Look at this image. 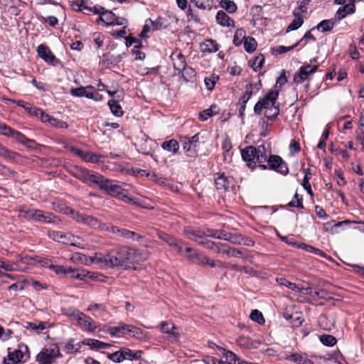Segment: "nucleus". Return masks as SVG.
<instances>
[{"instance_id":"nucleus-2","label":"nucleus","mask_w":364,"mask_h":364,"mask_svg":"<svg viewBox=\"0 0 364 364\" xmlns=\"http://www.w3.org/2000/svg\"><path fill=\"white\" fill-rule=\"evenodd\" d=\"M135 252L127 246H119L106 254L95 253L92 262L102 268L124 267L127 269L134 258Z\"/></svg>"},{"instance_id":"nucleus-44","label":"nucleus","mask_w":364,"mask_h":364,"mask_svg":"<svg viewBox=\"0 0 364 364\" xmlns=\"http://www.w3.org/2000/svg\"><path fill=\"white\" fill-rule=\"evenodd\" d=\"M246 38V31L243 28H237L233 37V44L235 46H240L242 45L243 40Z\"/></svg>"},{"instance_id":"nucleus-17","label":"nucleus","mask_w":364,"mask_h":364,"mask_svg":"<svg viewBox=\"0 0 364 364\" xmlns=\"http://www.w3.org/2000/svg\"><path fill=\"white\" fill-rule=\"evenodd\" d=\"M87 311L92 312V315L102 321H107L110 318L111 314L104 304L91 303L87 309Z\"/></svg>"},{"instance_id":"nucleus-62","label":"nucleus","mask_w":364,"mask_h":364,"mask_svg":"<svg viewBox=\"0 0 364 364\" xmlns=\"http://www.w3.org/2000/svg\"><path fill=\"white\" fill-rule=\"evenodd\" d=\"M237 343L239 346L250 348L252 345V341L245 336H241L237 339Z\"/></svg>"},{"instance_id":"nucleus-52","label":"nucleus","mask_w":364,"mask_h":364,"mask_svg":"<svg viewBox=\"0 0 364 364\" xmlns=\"http://www.w3.org/2000/svg\"><path fill=\"white\" fill-rule=\"evenodd\" d=\"M18 156V154L12 151H10L6 147L0 144V156L6 159H15Z\"/></svg>"},{"instance_id":"nucleus-21","label":"nucleus","mask_w":364,"mask_h":364,"mask_svg":"<svg viewBox=\"0 0 364 364\" xmlns=\"http://www.w3.org/2000/svg\"><path fill=\"white\" fill-rule=\"evenodd\" d=\"M36 51L38 55L48 63H53L55 60V56L52 53L50 48L44 44L39 45Z\"/></svg>"},{"instance_id":"nucleus-13","label":"nucleus","mask_w":364,"mask_h":364,"mask_svg":"<svg viewBox=\"0 0 364 364\" xmlns=\"http://www.w3.org/2000/svg\"><path fill=\"white\" fill-rule=\"evenodd\" d=\"M161 333L166 334V338L171 343L179 341L180 333L178 327L171 321H164L159 324Z\"/></svg>"},{"instance_id":"nucleus-11","label":"nucleus","mask_w":364,"mask_h":364,"mask_svg":"<svg viewBox=\"0 0 364 364\" xmlns=\"http://www.w3.org/2000/svg\"><path fill=\"white\" fill-rule=\"evenodd\" d=\"M70 317L77 321V325L83 330L88 332H95L97 328V325L92 318L81 312H73L70 314Z\"/></svg>"},{"instance_id":"nucleus-34","label":"nucleus","mask_w":364,"mask_h":364,"mask_svg":"<svg viewBox=\"0 0 364 364\" xmlns=\"http://www.w3.org/2000/svg\"><path fill=\"white\" fill-rule=\"evenodd\" d=\"M304 290L305 291L304 294L313 296H317L322 299H328L331 298L329 296L328 292L324 289L315 290L312 287H307L304 288Z\"/></svg>"},{"instance_id":"nucleus-37","label":"nucleus","mask_w":364,"mask_h":364,"mask_svg":"<svg viewBox=\"0 0 364 364\" xmlns=\"http://www.w3.org/2000/svg\"><path fill=\"white\" fill-rule=\"evenodd\" d=\"M186 257L193 263L198 265L205 266V262H207V257L196 252H194L193 254L187 255Z\"/></svg>"},{"instance_id":"nucleus-56","label":"nucleus","mask_w":364,"mask_h":364,"mask_svg":"<svg viewBox=\"0 0 364 364\" xmlns=\"http://www.w3.org/2000/svg\"><path fill=\"white\" fill-rule=\"evenodd\" d=\"M299 45V43H296L291 46H279L273 48V53L282 54L288 51L292 50Z\"/></svg>"},{"instance_id":"nucleus-53","label":"nucleus","mask_w":364,"mask_h":364,"mask_svg":"<svg viewBox=\"0 0 364 364\" xmlns=\"http://www.w3.org/2000/svg\"><path fill=\"white\" fill-rule=\"evenodd\" d=\"M264 114L269 120L274 122L279 114V107L267 109Z\"/></svg>"},{"instance_id":"nucleus-50","label":"nucleus","mask_w":364,"mask_h":364,"mask_svg":"<svg viewBox=\"0 0 364 364\" xmlns=\"http://www.w3.org/2000/svg\"><path fill=\"white\" fill-rule=\"evenodd\" d=\"M319 340L323 345L329 347L335 346L337 343V339L333 336L329 334L320 336Z\"/></svg>"},{"instance_id":"nucleus-22","label":"nucleus","mask_w":364,"mask_h":364,"mask_svg":"<svg viewBox=\"0 0 364 364\" xmlns=\"http://www.w3.org/2000/svg\"><path fill=\"white\" fill-rule=\"evenodd\" d=\"M171 58L173 68L175 70L178 71V73H181V70L184 69L187 66L186 57L181 53V52H175L172 53Z\"/></svg>"},{"instance_id":"nucleus-19","label":"nucleus","mask_w":364,"mask_h":364,"mask_svg":"<svg viewBox=\"0 0 364 364\" xmlns=\"http://www.w3.org/2000/svg\"><path fill=\"white\" fill-rule=\"evenodd\" d=\"M355 1H349V3L340 6L336 11L334 18L336 22H338L346 18L348 15L352 14L355 11Z\"/></svg>"},{"instance_id":"nucleus-43","label":"nucleus","mask_w":364,"mask_h":364,"mask_svg":"<svg viewBox=\"0 0 364 364\" xmlns=\"http://www.w3.org/2000/svg\"><path fill=\"white\" fill-rule=\"evenodd\" d=\"M157 236L159 239L165 242L170 247L177 239L175 236L170 235L163 230H158Z\"/></svg>"},{"instance_id":"nucleus-60","label":"nucleus","mask_w":364,"mask_h":364,"mask_svg":"<svg viewBox=\"0 0 364 364\" xmlns=\"http://www.w3.org/2000/svg\"><path fill=\"white\" fill-rule=\"evenodd\" d=\"M0 269H2L6 272H13L18 270V266L15 262H5L0 260Z\"/></svg>"},{"instance_id":"nucleus-26","label":"nucleus","mask_w":364,"mask_h":364,"mask_svg":"<svg viewBox=\"0 0 364 364\" xmlns=\"http://www.w3.org/2000/svg\"><path fill=\"white\" fill-rule=\"evenodd\" d=\"M216 21L218 24L222 26L235 27V21L223 10L218 11L216 15Z\"/></svg>"},{"instance_id":"nucleus-42","label":"nucleus","mask_w":364,"mask_h":364,"mask_svg":"<svg viewBox=\"0 0 364 364\" xmlns=\"http://www.w3.org/2000/svg\"><path fill=\"white\" fill-rule=\"evenodd\" d=\"M92 275L90 272L85 270L73 269L70 267V278L84 279L85 277L90 278Z\"/></svg>"},{"instance_id":"nucleus-9","label":"nucleus","mask_w":364,"mask_h":364,"mask_svg":"<svg viewBox=\"0 0 364 364\" xmlns=\"http://www.w3.org/2000/svg\"><path fill=\"white\" fill-rule=\"evenodd\" d=\"M214 185L218 191L228 192L235 187V179L224 172H218L213 174Z\"/></svg>"},{"instance_id":"nucleus-15","label":"nucleus","mask_w":364,"mask_h":364,"mask_svg":"<svg viewBox=\"0 0 364 364\" xmlns=\"http://www.w3.org/2000/svg\"><path fill=\"white\" fill-rule=\"evenodd\" d=\"M70 152L79 157L85 162L97 164L104 158L102 154L81 150L75 146H70Z\"/></svg>"},{"instance_id":"nucleus-41","label":"nucleus","mask_w":364,"mask_h":364,"mask_svg":"<svg viewBox=\"0 0 364 364\" xmlns=\"http://www.w3.org/2000/svg\"><path fill=\"white\" fill-rule=\"evenodd\" d=\"M125 359H128L130 360H139L141 357V355L143 354L142 350H136L134 352L129 348L124 347L123 350Z\"/></svg>"},{"instance_id":"nucleus-6","label":"nucleus","mask_w":364,"mask_h":364,"mask_svg":"<svg viewBox=\"0 0 364 364\" xmlns=\"http://www.w3.org/2000/svg\"><path fill=\"white\" fill-rule=\"evenodd\" d=\"M278 90H272L269 91L263 97L260 98L254 107V112L259 115L262 109H267L273 107H279L277 103L279 96Z\"/></svg>"},{"instance_id":"nucleus-49","label":"nucleus","mask_w":364,"mask_h":364,"mask_svg":"<svg viewBox=\"0 0 364 364\" xmlns=\"http://www.w3.org/2000/svg\"><path fill=\"white\" fill-rule=\"evenodd\" d=\"M124 348H120L119 350L115 351L113 353H105L107 358L114 363H121L125 360V356L123 352Z\"/></svg>"},{"instance_id":"nucleus-64","label":"nucleus","mask_w":364,"mask_h":364,"mask_svg":"<svg viewBox=\"0 0 364 364\" xmlns=\"http://www.w3.org/2000/svg\"><path fill=\"white\" fill-rule=\"evenodd\" d=\"M183 246L184 242L177 238L171 245V248L176 252V253L181 255L183 252Z\"/></svg>"},{"instance_id":"nucleus-57","label":"nucleus","mask_w":364,"mask_h":364,"mask_svg":"<svg viewBox=\"0 0 364 364\" xmlns=\"http://www.w3.org/2000/svg\"><path fill=\"white\" fill-rule=\"evenodd\" d=\"M232 145L231 142L230 138L226 135L223 144H222V149L223 150V156L225 159L227 155L229 154L230 151L232 149Z\"/></svg>"},{"instance_id":"nucleus-14","label":"nucleus","mask_w":364,"mask_h":364,"mask_svg":"<svg viewBox=\"0 0 364 364\" xmlns=\"http://www.w3.org/2000/svg\"><path fill=\"white\" fill-rule=\"evenodd\" d=\"M183 235L188 239L199 244V242H201L205 236H209V228L186 226L183 229Z\"/></svg>"},{"instance_id":"nucleus-12","label":"nucleus","mask_w":364,"mask_h":364,"mask_svg":"<svg viewBox=\"0 0 364 364\" xmlns=\"http://www.w3.org/2000/svg\"><path fill=\"white\" fill-rule=\"evenodd\" d=\"M209 236L214 238L226 240L233 244L239 243L241 238L239 235V233L235 232H230L226 228H222L220 230L209 228Z\"/></svg>"},{"instance_id":"nucleus-31","label":"nucleus","mask_w":364,"mask_h":364,"mask_svg":"<svg viewBox=\"0 0 364 364\" xmlns=\"http://www.w3.org/2000/svg\"><path fill=\"white\" fill-rule=\"evenodd\" d=\"M116 20V15L109 10H102V12L100 15L97 22L99 21H102L106 25H113L114 21Z\"/></svg>"},{"instance_id":"nucleus-3","label":"nucleus","mask_w":364,"mask_h":364,"mask_svg":"<svg viewBox=\"0 0 364 364\" xmlns=\"http://www.w3.org/2000/svg\"><path fill=\"white\" fill-rule=\"evenodd\" d=\"M70 218H72L77 223L86 224L96 229H105L109 232L116 234L124 238L134 240L135 237H137V240H139L140 237L135 232L124 228H120L117 226H107L105 228V225L101 223L96 218L85 215L83 213L76 211L73 209H70Z\"/></svg>"},{"instance_id":"nucleus-36","label":"nucleus","mask_w":364,"mask_h":364,"mask_svg":"<svg viewBox=\"0 0 364 364\" xmlns=\"http://www.w3.org/2000/svg\"><path fill=\"white\" fill-rule=\"evenodd\" d=\"M276 281L279 285L287 287L289 289L294 291L301 292L303 291V289H304V287H301L296 284L295 283L289 282L284 277H277L276 279Z\"/></svg>"},{"instance_id":"nucleus-10","label":"nucleus","mask_w":364,"mask_h":364,"mask_svg":"<svg viewBox=\"0 0 364 364\" xmlns=\"http://www.w3.org/2000/svg\"><path fill=\"white\" fill-rule=\"evenodd\" d=\"M267 168L273 170L283 176H286L289 173V167L286 161L283 159L276 154H271L268 158L266 157Z\"/></svg>"},{"instance_id":"nucleus-30","label":"nucleus","mask_w":364,"mask_h":364,"mask_svg":"<svg viewBox=\"0 0 364 364\" xmlns=\"http://www.w3.org/2000/svg\"><path fill=\"white\" fill-rule=\"evenodd\" d=\"M107 105L113 115L117 117L123 116L124 111L118 100L111 99L108 101Z\"/></svg>"},{"instance_id":"nucleus-1","label":"nucleus","mask_w":364,"mask_h":364,"mask_svg":"<svg viewBox=\"0 0 364 364\" xmlns=\"http://www.w3.org/2000/svg\"><path fill=\"white\" fill-rule=\"evenodd\" d=\"M70 174L90 186H97L101 191L112 197L120 198L124 202L135 203L134 198L127 195V191L122 186L97 172L75 166L70 169Z\"/></svg>"},{"instance_id":"nucleus-61","label":"nucleus","mask_w":364,"mask_h":364,"mask_svg":"<svg viewBox=\"0 0 364 364\" xmlns=\"http://www.w3.org/2000/svg\"><path fill=\"white\" fill-rule=\"evenodd\" d=\"M250 318L252 321H254L259 324L263 323L264 322V318L263 317L262 312L257 309H255V310L252 311Z\"/></svg>"},{"instance_id":"nucleus-51","label":"nucleus","mask_w":364,"mask_h":364,"mask_svg":"<svg viewBox=\"0 0 364 364\" xmlns=\"http://www.w3.org/2000/svg\"><path fill=\"white\" fill-rule=\"evenodd\" d=\"M94 87L92 85H87V87H82L80 86L79 87L76 88H72L70 91V94L73 96L82 97H85V95H87V89H93Z\"/></svg>"},{"instance_id":"nucleus-20","label":"nucleus","mask_w":364,"mask_h":364,"mask_svg":"<svg viewBox=\"0 0 364 364\" xmlns=\"http://www.w3.org/2000/svg\"><path fill=\"white\" fill-rule=\"evenodd\" d=\"M175 18L170 16H159L155 20L151 18L152 31H159L168 28L173 21Z\"/></svg>"},{"instance_id":"nucleus-40","label":"nucleus","mask_w":364,"mask_h":364,"mask_svg":"<svg viewBox=\"0 0 364 364\" xmlns=\"http://www.w3.org/2000/svg\"><path fill=\"white\" fill-rule=\"evenodd\" d=\"M309 1H301V4L293 11L294 17H301L304 19L307 15V5Z\"/></svg>"},{"instance_id":"nucleus-32","label":"nucleus","mask_w":364,"mask_h":364,"mask_svg":"<svg viewBox=\"0 0 364 364\" xmlns=\"http://www.w3.org/2000/svg\"><path fill=\"white\" fill-rule=\"evenodd\" d=\"M338 22H336L335 18L333 17L331 19L323 20L321 21L316 27L318 31L325 33L328 31H331L334 26L337 24Z\"/></svg>"},{"instance_id":"nucleus-47","label":"nucleus","mask_w":364,"mask_h":364,"mask_svg":"<svg viewBox=\"0 0 364 364\" xmlns=\"http://www.w3.org/2000/svg\"><path fill=\"white\" fill-rule=\"evenodd\" d=\"M257 46V43L253 37H246L244 41V48L246 52L250 53L254 52L256 50Z\"/></svg>"},{"instance_id":"nucleus-25","label":"nucleus","mask_w":364,"mask_h":364,"mask_svg":"<svg viewBox=\"0 0 364 364\" xmlns=\"http://www.w3.org/2000/svg\"><path fill=\"white\" fill-rule=\"evenodd\" d=\"M200 51L203 53H215L219 50V45L216 41L207 39L200 45Z\"/></svg>"},{"instance_id":"nucleus-18","label":"nucleus","mask_w":364,"mask_h":364,"mask_svg":"<svg viewBox=\"0 0 364 364\" xmlns=\"http://www.w3.org/2000/svg\"><path fill=\"white\" fill-rule=\"evenodd\" d=\"M223 357L220 359L210 358L207 364H235L237 360V355L232 351L222 349Z\"/></svg>"},{"instance_id":"nucleus-63","label":"nucleus","mask_w":364,"mask_h":364,"mask_svg":"<svg viewBox=\"0 0 364 364\" xmlns=\"http://www.w3.org/2000/svg\"><path fill=\"white\" fill-rule=\"evenodd\" d=\"M304 321V319L301 314L296 313L290 323L293 328H298L302 325Z\"/></svg>"},{"instance_id":"nucleus-16","label":"nucleus","mask_w":364,"mask_h":364,"mask_svg":"<svg viewBox=\"0 0 364 364\" xmlns=\"http://www.w3.org/2000/svg\"><path fill=\"white\" fill-rule=\"evenodd\" d=\"M59 353V348L57 346L49 348H43L37 355L36 360L40 364H52L54 359L58 357Z\"/></svg>"},{"instance_id":"nucleus-58","label":"nucleus","mask_w":364,"mask_h":364,"mask_svg":"<svg viewBox=\"0 0 364 364\" xmlns=\"http://www.w3.org/2000/svg\"><path fill=\"white\" fill-rule=\"evenodd\" d=\"M70 260L80 264H86L88 262L86 255L80 252L73 253L70 257Z\"/></svg>"},{"instance_id":"nucleus-33","label":"nucleus","mask_w":364,"mask_h":364,"mask_svg":"<svg viewBox=\"0 0 364 364\" xmlns=\"http://www.w3.org/2000/svg\"><path fill=\"white\" fill-rule=\"evenodd\" d=\"M88 1H80V4H77L80 11L86 10L88 12H92L94 14H101L104 7L101 6H88L87 4Z\"/></svg>"},{"instance_id":"nucleus-35","label":"nucleus","mask_w":364,"mask_h":364,"mask_svg":"<svg viewBox=\"0 0 364 364\" xmlns=\"http://www.w3.org/2000/svg\"><path fill=\"white\" fill-rule=\"evenodd\" d=\"M181 73L186 82H193L196 80V72L190 66L187 65L184 69H182Z\"/></svg>"},{"instance_id":"nucleus-27","label":"nucleus","mask_w":364,"mask_h":364,"mask_svg":"<svg viewBox=\"0 0 364 364\" xmlns=\"http://www.w3.org/2000/svg\"><path fill=\"white\" fill-rule=\"evenodd\" d=\"M82 343L83 345H87V346H90L91 349H93V350L108 348L112 346V345L109 343H105V342L100 341L99 340L92 339V338H86L82 341Z\"/></svg>"},{"instance_id":"nucleus-59","label":"nucleus","mask_w":364,"mask_h":364,"mask_svg":"<svg viewBox=\"0 0 364 364\" xmlns=\"http://www.w3.org/2000/svg\"><path fill=\"white\" fill-rule=\"evenodd\" d=\"M220 6L226 10L228 13H235L237 11V6L235 1H219Z\"/></svg>"},{"instance_id":"nucleus-46","label":"nucleus","mask_w":364,"mask_h":364,"mask_svg":"<svg viewBox=\"0 0 364 364\" xmlns=\"http://www.w3.org/2000/svg\"><path fill=\"white\" fill-rule=\"evenodd\" d=\"M252 84H249L248 85L246 86V90L244 94L240 97L238 102V105H246L247 102L252 97Z\"/></svg>"},{"instance_id":"nucleus-7","label":"nucleus","mask_w":364,"mask_h":364,"mask_svg":"<svg viewBox=\"0 0 364 364\" xmlns=\"http://www.w3.org/2000/svg\"><path fill=\"white\" fill-rule=\"evenodd\" d=\"M9 350H10L9 348ZM30 358V352L28 348L25 344H19L18 349H15L12 352L9 350L6 358L4 359V364H21L25 363Z\"/></svg>"},{"instance_id":"nucleus-5","label":"nucleus","mask_w":364,"mask_h":364,"mask_svg":"<svg viewBox=\"0 0 364 364\" xmlns=\"http://www.w3.org/2000/svg\"><path fill=\"white\" fill-rule=\"evenodd\" d=\"M179 141L185 155L191 159H196L200 148V133L192 136H179Z\"/></svg>"},{"instance_id":"nucleus-55","label":"nucleus","mask_w":364,"mask_h":364,"mask_svg":"<svg viewBox=\"0 0 364 364\" xmlns=\"http://www.w3.org/2000/svg\"><path fill=\"white\" fill-rule=\"evenodd\" d=\"M304 23V19L301 17H294V19L291 21V23L287 26L286 29V32L289 33L291 31H295L300 28Z\"/></svg>"},{"instance_id":"nucleus-38","label":"nucleus","mask_w":364,"mask_h":364,"mask_svg":"<svg viewBox=\"0 0 364 364\" xmlns=\"http://www.w3.org/2000/svg\"><path fill=\"white\" fill-rule=\"evenodd\" d=\"M331 223H333V225L331 228V232L333 233V229L341 227L344 225H350L353 223H360V222H356V221L350 220H345L343 221L336 223L334 220H332V221L328 222L323 225V230L326 232L328 231V227L331 226Z\"/></svg>"},{"instance_id":"nucleus-29","label":"nucleus","mask_w":364,"mask_h":364,"mask_svg":"<svg viewBox=\"0 0 364 364\" xmlns=\"http://www.w3.org/2000/svg\"><path fill=\"white\" fill-rule=\"evenodd\" d=\"M54 216L53 214L50 213H43V211L40 210H36L33 212V219L36 221H44L46 223H53Z\"/></svg>"},{"instance_id":"nucleus-8","label":"nucleus","mask_w":364,"mask_h":364,"mask_svg":"<svg viewBox=\"0 0 364 364\" xmlns=\"http://www.w3.org/2000/svg\"><path fill=\"white\" fill-rule=\"evenodd\" d=\"M318 69V65H311L307 63L304 64L294 75V82L298 85L304 82V81H307L305 88L308 90L310 85L309 81L311 80V76L314 74Z\"/></svg>"},{"instance_id":"nucleus-54","label":"nucleus","mask_w":364,"mask_h":364,"mask_svg":"<svg viewBox=\"0 0 364 364\" xmlns=\"http://www.w3.org/2000/svg\"><path fill=\"white\" fill-rule=\"evenodd\" d=\"M122 323H120L117 326L108 327L107 329L106 330V332L109 333L111 336H119V334L122 336L125 335L126 332L121 328L122 327Z\"/></svg>"},{"instance_id":"nucleus-45","label":"nucleus","mask_w":364,"mask_h":364,"mask_svg":"<svg viewBox=\"0 0 364 364\" xmlns=\"http://www.w3.org/2000/svg\"><path fill=\"white\" fill-rule=\"evenodd\" d=\"M48 237L55 241L62 243H66L68 240L66 234L61 231H50L48 232Z\"/></svg>"},{"instance_id":"nucleus-23","label":"nucleus","mask_w":364,"mask_h":364,"mask_svg":"<svg viewBox=\"0 0 364 364\" xmlns=\"http://www.w3.org/2000/svg\"><path fill=\"white\" fill-rule=\"evenodd\" d=\"M11 136L28 148L33 149L36 146V144L34 140L27 138L23 134L18 131L14 129Z\"/></svg>"},{"instance_id":"nucleus-39","label":"nucleus","mask_w":364,"mask_h":364,"mask_svg":"<svg viewBox=\"0 0 364 364\" xmlns=\"http://www.w3.org/2000/svg\"><path fill=\"white\" fill-rule=\"evenodd\" d=\"M265 58L262 54H259L250 61L251 68L254 71L257 72L262 69L264 63Z\"/></svg>"},{"instance_id":"nucleus-24","label":"nucleus","mask_w":364,"mask_h":364,"mask_svg":"<svg viewBox=\"0 0 364 364\" xmlns=\"http://www.w3.org/2000/svg\"><path fill=\"white\" fill-rule=\"evenodd\" d=\"M284 358L297 364H314V362L307 358L306 354L299 353L286 355Z\"/></svg>"},{"instance_id":"nucleus-4","label":"nucleus","mask_w":364,"mask_h":364,"mask_svg":"<svg viewBox=\"0 0 364 364\" xmlns=\"http://www.w3.org/2000/svg\"><path fill=\"white\" fill-rule=\"evenodd\" d=\"M241 156L244 161L247 163V166L254 170L257 164L258 166L262 169H267V166L264 164L266 161V149L264 145L255 147L254 146H248L241 149Z\"/></svg>"},{"instance_id":"nucleus-48","label":"nucleus","mask_w":364,"mask_h":364,"mask_svg":"<svg viewBox=\"0 0 364 364\" xmlns=\"http://www.w3.org/2000/svg\"><path fill=\"white\" fill-rule=\"evenodd\" d=\"M218 80L219 76L215 74H212L210 76L205 77L204 79V82L206 89L209 91H212Z\"/></svg>"},{"instance_id":"nucleus-28","label":"nucleus","mask_w":364,"mask_h":364,"mask_svg":"<svg viewBox=\"0 0 364 364\" xmlns=\"http://www.w3.org/2000/svg\"><path fill=\"white\" fill-rule=\"evenodd\" d=\"M179 147V142L175 139L166 140L161 144V148L164 150L171 152L173 154H176L178 152Z\"/></svg>"}]
</instances>
